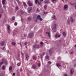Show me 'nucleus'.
<instances>
[{
	"instance_id": "obj_61",
	"label": "nucleus",
	"mask_w": 76,
	"mask_h": 76,
	"mask_svg": "<svg viewBox=\"0 0 76 76\" xmlns=\"http://www.w3.org/2000/svg\"><path fill=\"white\" fill-rule=\"evenodd\" d=\"M42 57V55H40V57Z\"/></svg>"
},
{
	"instance_id": "obj_8",
	"label": "nucleus",
	"mask_w": 76,
	"mask_h": 76,
	"mask_svg": "<svg viewBox=\"0 0 76 76\" xmlns=\"http://www.w3.org/2000/svg\"><path fill=\"white\" fill-rule=\"evenodd\" d=\"M30 6H32L33 5V4L30 1H28L27 3Z\"/></svg>"
},
{
	"instance_id": "obj_20",
	"label": "nucleus",
	"mask_w": 76,
	"mask_h": 76,
	"mask_svg": "<svg viewBox=\"0 0 76 76\" xmlns=\"http://www.w3.org/2000/svg\"><path fill=\"white\" fill-rule=\"evenodd\" d=\"M32 67L33 69H35L36 68V65H33Z\"/></svg>"
},
{
	"instance_id": "obj_27",
	"label": "nucleus",
	"mask_w": 76,
	"mask_h": 76,
	"mask_svg": "<svg viewBox=\"0 0 76 76\" xmlns=\"http://www.w3.org/2000/svg\"><path fill=\"white\" fill-rule=\"evenodd\" d=\"M12 45H16V43L15 42H12Z\"/></svg>"
},
{
	"instance_id": "obj_52",
	"label": "nucleus",
	"mask_w": 76,
	"mask_h": 76,
	"mask_svg": "<svg viewBox=\"0 0 76 76\" xmlns=\"http://www.w3.org/2000/svg\"><path fill=\"white\" fill-rule=\"evenodd\" d=\"M13 76H15V73H13Z\"/></svg>"
},
{
	"instance_id": "obj_38",
	"label": "nucleus",
	"mask_w": 76,
	"mask_h": 76,
	"mask_svg": "<svg viewBox=\"0 0 76 76\" xmlns=\"http://www.w3.org/2000/svg\"><path fill=\"white\" fill-rule=\"evenodd\" d=\"M38 66H41V64H40V63H38Z\"/></svg>"
},
{
	"instance_id": "obj_32",
	"label": "nucleus",
	"mask_w": 76,
	"mask_h": 76,
	"mask_svg": "<svg viewBox=\"0 0 76 76\" xmlns=\"http://www.w3.org/2000/svg\"><path fill=\"white\" fill-rule=\"evenodd\" d=\"M56 0H52V1L53 3H56Z\"/></svg>"
},
{
	"instance_id": "obj_63",
	"label": "nucleus",
	"mask_w": 76,
	"mask_h": 76,
	"mask_svg": "<svg viewBox=\"0 0 76 76\" xmlns=\"http://www.w3.org/2000/svg\"><path fill=\"white\" fill-rule=\"evenodd\" d=\"M75 47L76 48V45H75Z\"/></svg>"
},
{
	"instance_id": "obj_28",
	"label": "nucleus",
	"mask_w": 76,
	"mask_h": 76,
	"mask_svg": "<svg viewBox=\"0 0 76 76\" xmlns=\"http://www.w3.org/2000/svg\"><path fill=\"white\" fill-rule=\"evenodd\" d=\"M2 50L4 51H6V48H5V47H3L2 48Z\"/></svg>"
},
{
	"instance_id": "obj_33",
	"label": "nucleus",
	"mask_w": 76,
	"mask_h": 76,
	"mask_svg": "<svg viewBox=\"0 0 76 76\" xmlns=\"http://www.w3.org/2000/svg\"><path fill=\"white\" fill-rule=\"evenodd\" d=\"M44 8L45 9H47V5H45L44 6Z\"/></svg>"
},
{
	"instance_id": "obj_57",
	"label": "nucleus",
	"mask_w": 76,
	"mask_h": 76,
	"mask_svg": "<svg viewBox=\"0 0 76 76\" xmlns=\"http://www.w3.org/2000/svg\"><path fill=\"white\" fill-rule=\"evenodd\" d=\"M44 0H40V1H43Z\"/></svg>"
},
{
	"instance_id": "obj_41",
	"label": "nucleus",
	"mask_w": 76,
	"mask_h": 76,
	"mask_svg": "<svg viewBox=\"0 0 76 76\" xmlns=\"http://www.w3.org/2000/svg\"><path fill=\"white\" fill-rule=\"evenodd\" d=\"M20 12L22 14H23V11L22 10L20 11Z\"/></svg>"
},
{
	"instance_id": "obj_50",
	"label": "nucleus",
	"mask_w": 76,
	"mask_h": 76,
	"mask_svg": "<svg viewBox=\"0 0 76 76\" xmlns=\"http://www.w3.org/2000/svg\"><path fill=\"white\" fill-rule=\"evenodd\" d=\"M68 23H70V21L69 20H68Z\"/></svg>"
},
{
	"instance_id": "obj_51",
	"label": "nucleus",
	"mask_w": 76,
	"mask_h": 76,
	"mask_svg": "<svg viewBox=\"0 0 76 76\" xmlns=\"http://www.w3.org/2000/svg\"><path fill=\"white\" fill-rule=\"evenodd\" d=\"M4 8H5L6 7V6L5 5H4Z\"/></svg>"
},
{
	"instance_id": "obj_45",
	"label": "nucleus",
	"mask_w": 76,
	"mask_h": 76,
	"mask_svg": "<svg viewBox=\"0 0 76 76\" xmlns=\"http://www.w3.org/2000/svg\"><path fill=\"white\" fill-rule=\"evenodd\" d=\"M27 44H28V43L27 42H26L24 44H25V45H27Z\"/></svg>"
},
{
	"instance_id": "obj_14",
	"label": "nucleus",
	"mask_w": 76,
	"mask_h": 76,
	"mask_svg": "<svg viewBox=\"0 0 76 76\" xmlns=\"http://www.w3.org/2000/svg\"><path fill=\"white\" fill-rule=\"evenodd\" d=\"M26 59L27 60H28V58H29V56H28V54H26Z\"/></svg>"
},
{
	"instance_id": "obj_55",
	"label": "nucleus",
	"mask_w": 76,
	"mask_h": 76,
	"mask_svg": "<svg viewBox=\"0 0 76 76\" xmlns=\"http://www.w3.org/2000/svg\"><path fill=\"white\" fill-rule=\"evenodd\" d=\"M64 75V76H67V75Z\"/></svg>"
},
{
	"instance_id": "obj_12",
	"label": "nucleus",
	"mask_w": 76,
	"mask_h": 76,
	"mask_svg": "<svg viewBox=\"0 0 76 76\" xmlns=\"http://www.w3.org/2000/svg\"><path fill=\"white\" fill-rule=\"evenodd\" d=\"M71 21V22H75V20L73 19V18L72 17H70Z\"/></svg>"
},
{
	"instance_id": "obj_53",
	"label": "nucleus",
	"mask_w": 76,
	"mask_h": 76,
	"mask_svg": "<svg viewBox=\"0 0 76 76\" xmlns=\"http://www.w3.org/2000/svg\"><path fill=\"white\" fill-rule=\"evenodd\" d=\"M20 72H22V69H20Z\"/></svg>"
},
{
	"instance_id": "obj_23",
	"label": "nucleus",
	"mask_w": 76,
	"mask_h": 76,
	"mask_svg": "<svg viewBox=\"0 0 76 76\" xmlns=\"http://www.w3.org/2000/svg\"><path fill=\"white\" fill-rule=\"evenodd\" d=\"M39 1L38 0H35V3L36 4H37V3H38Z\"/></svg>"
},
{
	"instance_id": "obj_40",
	"label": "nucleus",
	"mask_w": 76,
	"mask_h": 76,
	"mask_svg": "<svg viewBox=\"0 0 76 76\" xmlns=\"http://www.w3.org/2000/svg\"><path fill=\"white\" fill-rule=\"evenodd\" d=\"M15 32V31H13V35H15L16 34V33L15 32Z\"/></svg>"
},
{
	"instance_id": "obj_13",
	"label": "nucleus",
	"mask_w": 76,
	"mask_h": 76,
	"mask_svg": "<svg viewBox=\"0 0 76 76\" xmlns=\"http://www.w3.org/2000/svg\"><path fill=\"white\" fill-rule=\"evenodd\" d=\"M49 52L50 56H51V54H52V50L51 49L49 50Z\"/></svg>"
},
{
	"instance_id": "obj_6",
	"label": "nucleus",
	"mask_w": 76,
	"mask_h": 76,
	"mask_svg": "<svg viewBox=\"0 0 76 76\" xmlns=\"http://www.w3.org/2000/svg\"><path fill=\"white\" fill-rule=\"evenodd\" d=\"M32 8L31 7H29L28 8L27 10L28 13H31V11L32 10Z\"/></svg>"
},
{
	"instance_id": "obj_30",
	"label": "nucleus",
	"mask_w": 76,
	"mask_h": 76,
	"mask_svg": "<svg viewBox=\"0 0 76 76\" xmlns=\"http://www.w3.org/2000/svg\"><path fill=\"white\" fill-rule=\"evenodd\" d=\"M20 63H18L17 64L18 66H20Z\"/></svg>"
},
{
	"instance_id": "obj_44",
	"label": "nucleus",
	"mask_w": 76,
	"mask_h": 76,
	"mask_svg": "<svg viewBox=\"0 0 76 76\" xmlns=\"http://www.w3.org/2000/svg\"><path fill=\"white\" fill-rule=\"evenodd\" d=\"M31 19L30 18H28V20H31Z\"/></svg>"
},
{
	"instance_id": "obj_46",
	"label": "nucleus",
	"mask_w": 76,
	"mask_h": 76,
	"mask_svg": "<svg viewBox=\"0 0 76 76\" xmlns=\"http://www.w3.org/2000/svg\"><path fill=\"white\" fill-rule=\"evenodd\" d=\"M40 44H41V45H42V44H43V42H40Z\"/></svg>"
},
{
	"instance_id": "obj_19",
	"label": "nucleus",
	"mask_w": 76,
	"mask_h": 76,
	"mask_svg": "<svg viewBox=\"0 0 76 76\" xmlns=\"http://www.w3.org/2000/svg\"><path fill=\"white\" fill-rule=\"evenodd\" d=\"M6 2V0H2V3L3 4H5V2Z\"/></svg>"
},
{
	"instance_id": "obj_29",
	"label": "nucleus",
	"mask_w": 76,
	"mask_h": 76,
	"mask_svg": "<svg viewBox=\"0 0 76 76\" xmlns=\"http://www.w3.org/2000/svg\"><path fill=\"white\" fill-rule=\"evenodd\" d=\"M21 54H22V58H24V56H23V53H21Z\"/></svg>"
},
{
	"instance_id": "obj_31",
	"label": "nucleus",
	"mask_w": 76,
	"mask_h": 76,
	"mask_svg": "<svg viewBox=\"0 0 76 76\" xmlns=\"http://www.w3.org/2000/svg\"><path fill=\"white\" fill-rule=\"evenodd\" d=\"M15 9H16V10H18V9H19V7H18V6H17L15 7Z\"/></svg>"
},
{
	"instance_id": "obj_42",
	"label": "nucleus",
	"mask_w": 76,
	"mask_h": 76,
	"mask_svg": "<svg viewBox=\"0 0 76 76\" xmlns=\"http://www.w3.org/2000/svg\"><path fill=\"white\" fill-rule=\"evenodd\" d=\"M44 13L45 14H47V13H48V12H44Z\"/></svg>"
},
{
	"instance_id": "obj_4",
	"label": "nucleus",
	"mask_w": 76,
	"mask_h": 76,
	"mask_svg": "<svg viewBox=\"0 0 76 76\" xmlns=\"http://www.w3.org/2000/svg\"><path fill=\"white\" fill-rule=\"evenodd\" d=\"M57 26L56 24L54 25V27L52 28V30H53L54 32H55L56 31V26Z\"/></svg>"
},
{
	"instance_id": "obj_26",
	"label": "nucleus",
	"mask_w": 76,
	"mask_h": 76,
	"mask_svg": "<svg viewBox=\"0 0 76 76\" xmlns=\"http://www.w3.org/2000/svg\"><path fill=\"white\" fill-rule=\"evenodd\" d=\"M12 19L13 20H15V17H14V16L12 17Z\"/></svg>"
},
{
	"instance_id": "obj_35",
	"label": "nucleus",
	"mask_w": 76,
	"mask_h": 76,
	"mask_svg": "<svg viewBox=\"0 0 76 76\" xmlns=\"http://www.w3.org/2000/svg\"><path fill=\"white\" fill-rule=\"evenodd\" d=\"M33 58L34 59V60H35L36 58H37L35 56H33Z\"/></svg>"
},
{
	"instance_id": "obj_62",
	"label": "nucleus",
	"mask_w": 76,
	"mask_h": 76,
	"mask_svg": "<svg viewBox=\"0 0 76 76\" xmlns=\"http://www.w3.org/2000/svg\"><path fill=\"white\" fill-rule=\"evenodd\" d=\"M44 54H45V53H43V56L44 55Z\"/></svg>"
},
{
	"instance_id": "obj_59",
	"label": "nucleus",
	"mask_w": 76,
	"mask_h": 76,
	"mask_svg": "<svg viewBox=\"0 0 76 76\" xmlns=\"http://www.w3.org/2000/svg\"><path fill=\"white\" fill-rule=\"evenodd\" d=\"M71 54H73V52H71Z\"/></svg>"
},
{
	"instance_id": "obj_2",
	"label": "nucleus",
	"mask_w": 76,
	"mask_h": 76,
	"mask_svg": "<svg viewBox=\"0 0 76 76\" xmlns=\"http://www.w3.org/2000/svg\"><path fill=\"white\" fill-rule=\"evenodd\" d=\"M2 62H1L0 63V67L1 66V65L3 64L4 62H5V64H7V62L6 61V60L4 59L3 58L2 60Z\"/></svg>"
},
{
	"instance_id": "obj_43",
	"label": "nucleus",
	"mask_w": 76,
	"mask_h": 76,
	"mask_svg": "<svg viewBox=\"0 0 76 76\" xmlns=\"http://www.w3.org/2000/svg\"><path fill=\"white\" fill-rule=\"evenodd\" d=\"M56 18L55 15H54L53 17H52V18H53V19H54V18Z\"/></svg>"
},
{
	"instance_id": "obj_54",
	"label": "nucleus",
	"mask_w": 76,
	"mask_h": 76,
	"mask_svg": "<svg viewBox=\"0 0 76 76\" xmlns=\"http://www.w3.org/2000/svg\"><path fill=\"white\" fill-rule=\"evenodd\" d=\"M38 4H41V3H39V2H38Z\"/></svg>"
},
{
	"instance_id": "obj_39",
	"label": "nucleus",
	"mask_w": 76,
	"mask_h": 76,
	"mask_svg": "<svg viewBox=\"0 0 76 76\" xmlns=\"http://www.w3.org/2000/svg\"><path fill=\"white\" fill-rule=\"evenodd\" d=\"M14 25L15 26H16V25H18V23H17L15 22V23Z\"/></svg>"
},
{
	"instance_id": "obj_10",
	"label": "nucleus",
	"mask_w": 76,
	"mask_h": 76,
	"mask_svg": "<svg viewBox=\"0 0 76 76\" xmlns=\"http://www.w3.org/2000/svg\"><path fill=\"white\" fill-rule=\"evenodd\" d=\"M44 2L45 4H48V3H50V0H48V1H45Z\"/></svg>"
},
{
	"instance_id": "obj_18",
	"label": "nucleus",
	"mask_w": 76,
	"mask_h": 76,
	"mask_svg": "<svg viewBox=\"0 0 76 76\" xmlns=\"http://www.w3.org/2000/svg\"><path fill=\"white\" fill-rule=\"evenodd\" d=\"M46 34H48V36L49 37H50V32H46Z\"/></svg>"
},
{
	"instance_id": "obj_58",
	"label": "nucleus",
	"mask_w": 76,
	"mask_h": 76,
	"mask_svg": "<svg viewBox=\"0 0 76 76\" xmlns=\"http://www.w3.org/2000/svg\"><path fill=\"white\" fill-rule=\"evenodd\" d=\"M0 76H3V75H0Z\"/></svg>"
},
{
	"instance_id": "obj_3",
	"label": "nucleus",
	"mask_w": 76,
	"mask_h": 76,
	"mask_svg": "<svg viewBox=\"0 0 76 76\" xmlns=\"http://www.w3.org/2000/svg\"><path fill=\"white\" fill-rule=\"evenodd\" d=\"M33 48H37V49H38L40 48L39 45L37 44H35V45H33Z\"/></svg>"
},
{
	"instance_id": "obj_17",
	"label": "nucleus",
	"mask_w": 76,
	"mask_h": 76,
	"mask_svg": "<svg viewBox=\"0 0 76 76\" xmlns=\"http://www.w3.org/2000/svg\"><path fill=\"white\" fill-rule=\"evenodd\" d=\"M68 6L67 5H65V6H64V9L65 10H66L67 9V7H68Z\"/></svg>"
},
{
	"instance_id": "obj_34",
	"label": "nucleus",
	"mask_w": 76,
	"mask_h": 76,
	"mask_svg": "<svg viewBox=\"0 0 76 76\" xmlns=\"http://www.w3.org/2000/svg\"><path fill=\"white\" fill-rule=\"evenodd\" d=\"M5 66H3L2 67V69L3 70H4V69H5Z\"/></svg>"
},
{
	"instance_id": "obj_22",
	"label": "nucleus",
	"mask_w": 76,
	"mask_h": 76,
	"mask_svg": "<svg viewBox=\"0 0 76 76\" xmlns=\"http://www.w3.org/2000/svg\"><path fill=\"white\" fill-rule=\"evenodd\" d=\"M56 66L57 67H59V66H60V64H57Z\"/></svg>"
},
{
	"instance_id": "obj_47",
	"label": "nucleus",
	"mask_w": 76,
	"mask_h": 76,
	"mask_svg": "<svg viewBox=\"0 0 76 76\" xmlns=\"http://www.w3.org/2000/svg\"><path fill=\"white\" fill-rule=\"evenodd\" d=\"M48 63H49V64H51V61H48Z\"/></svg>"
},
{
	"instance_id": "obj_48",
	"label": "nucleus",
	"mask_w": 76,
	"mask_h": 76,
	"mask_svg": "<svg viewBox=\"0 0 76 76\" xmlns=\"http://www.w3.org/2000/svg\"><path fill=\"white\" fill-rule=\"evenodd\" d=\"M20 45L21 47H22V44L21 43L20 44Z\"/></svg>"
},
{
	"instance_id": "obj_56",
	"label": "nucleus",
	"mask_w": 76,
	"mask_h": 76,
	"mask_svg": "<svg viewBox=\"0 0 76 76\" xmlns=\"http://www.w3.org/2000/svg\"><path fill=\"white\" fill-rule=\"evenodd\" d=\"M74 66H75V67H76V64H75L74 65Z\"/></svg>"
},
{
	"instance_id": "obj_7",
	"label": "nucleus",
	"mask_w": 76,
	"mask_h": 76,
	"mask_svg": "<svg viewBox=\"0 0 76 76\" xmlns=\"http://www.w3.org/2000/svg\"><path fill=\"white\" fill-rule=\"evenodd\" d=\"M7 30L9 34L10 32V26H9L7 27Z\"/></svg>"
},
{
	"instance_id": "obj_15",
	"label": "nucleus",
	"mask_w": 76,
	"mask_h": 76,
	"mask_svg": "<svg viewBox=\"0 0 76 76\" xmlns=\"http://www.w3.org/2000/svg\"><path fill=\"white\" fill-rule=\"evenodd\" d=\"M4 44V41H2L1 42V45L3 46Z\"/></svg>"
},
{
	"instance_id": "obj_9",
	"label": "nucleus",
	"mask_w": 76,
	"mask_h": 76,
	"mask_svg": "<svg viewBox=\"0 0 76 76\" xmlns=\"http://www.w3.org/2000/svg\"><path fill=\"white\" fill-rule=\"evenodd\" d=\"M61 36V35L60 34L58 35L57 34H56L55 35V38H59V37H60Z\"/></svg>"
},
{
	"instance_id": "obj_1",
	"label": "nucleus",
	"mask_w": 76,
	"mask_h": 76,
	"mask_svg": "<svg viewBox=\"0 0 76 76\" xmlns=\"http://www.w3.org/2000/svg\"><path fill=\"white\" fill-rule=\"evenodd\" d=\"M33 19L34 21L35 22H37L38 19L39 20H40V21H42L43 20L42 18H41V16L39 15L38 16H37V15H34L33 17Z\"/></svg>"
},
{
	"instance_id": "obj_21",
	"label": "nucleus",
	"mask_w": 76,
	"mask_h": 76,
	"mask_svg": "<svg viewBox=\"0 0 76 76\" xmlns=\"http://www.w3.org/2000/svg\"><path fill=\"white\" fill-rule=\"evenodd\" d=\"M23 5L25 7H27L26 6V3H25V2H23Z\"/></svg>"
},
{
	"instance_id": "obj_49",
	"label": "nucleus",
	"mask_w": 76,
	"mask_h": 76,
	"mask_svg": "<svg viewBox=\"0 0 76 76\" xmlns=\"http://www.w3.org/2000/svg\"><path fill=\"white\" fill-rule=\"evenodd\" d=\"M1 16H2L1 14H0V18H1Z\"/></svg>"
},
{
	"instance_id": "obj_60",
	"label": "nucleus",
	"mask_w": 76,
	"mask_h": 76,
	"mask_svg": "<svg viewBox=\"0 0 76 76\" xmlns=\"http://www.w3.org/2000/svg\"><path fill=\"white\" fill-rule=\"evenodd\" d=\"M20 57V55L18 56V57Z\"/></svg>"
},
{
	"instance_id": "obj_25",
	"label": "nucleus",
	"mask_w": 76,
	"mask_h": 76,
	"mask_svg": "<svg viewBox=\"0 0 76 76\" xmlns=\"http://www.w3.org/2000/svg\"><path fill=\"white\" fill-rule=\"evenodd\" d=\"M45 58L47 59H49V56H47L45 57Z\"/></svg>"
},
{
	"instance_id": "obj_37",
	"label": "nucleus",
	"mask_w": 76,
	"mask_h": 76,
	"mask_svg": "<svg viewBox=\"0 0 76 76\" xmlns=\"http://www.w3.org/2000/svg\"><path fill=\"white\" fill-rule=\"evenodd\" d=\"M37 12H40V11H39V10H38V9H37Z\"/></svg>"
},
{
	"instance_id": "obj_64",
	"label": "nucleus",
	"mask_w": 76,
	"mask_h": 76,
	"mask_svg": "<svg viewBox=\"0 0 76 76\" xmlns=\"http://www.w3.org/2000/svg\"><path fill=\"white\" fill-rule=\"evenodd\" d=\"M27 75H28V76H29V75H28V74H27Z\"/></svg>"
},
{
	"instance_id": "obj_5",
	"label": "nucleus",
	"mask_w": 76,
	"mask_h": 76,
	"mask_svg": "<svg viewBox=\"0 0 76 76\" xmlns=\"http://www.w3.org/2000/svg\"><path fill=\"white\" fill-rule=\"evenodd\" d=\"M34 36V33H30L28 34V38H32Z\"/></svg>"
},
{
	"instance_id": "obj_36",
	"label": "nucleus",
	"mask_w": 76,
	"mask_h": 76,
	"mask_svg": "<svg viewBox=\"0 0 76 76\" xmlns=\"http://www.w3.org/2000/svg\"><path fill=\"white\" fill-rule=\"evenodd\" d=\"M17 1L18 4H20V2L19 0H17Z\"/></svg>"
},
{
	"instance_id": "obj_11",
	"label": "nucleus",
	"mask_w": 76,
	"mask_h": 76,
	"mask_svg": "<svg viewBox=\"0 0 76 76\" xmlns=\"http://www.w3.org/2000/svg\"><path fill=\"white\" fill-rule=\"evenodd\" d=\"M74 72V69H71L70 71V73L71 75L73 74Z\"/></svg>"
},
{
	"instance_id": "obj_16",
	"label": "nucleus",
	"mask_w": 76,
	"mask_h": 76,
	"mask_svg": "<svg viewBox=\"0 0 76 76\" xmlns=\"http://www.w3.org/2000/svg\"><path fill=\"white\" fill-rule=\"evenodd\" d=\"M63 35L64 37H66V33L65 32H64L63 33Z\"/></svg>"
},
{
	"instance_id": "obj_24",
	"label": "nucleus",
	"mask_w": 76,
	"mask_h": 76,
	"mask_svg": "<svg viewBox=\"0 0 76 76\" xmlns=\"http://www.w3.org/2000/svg\"><path fill=\"white\" fill-rule=\"evenodd\" d=\"M12 70V66H10L9 68V70Z\"/></svg>"
}]
</instances>
